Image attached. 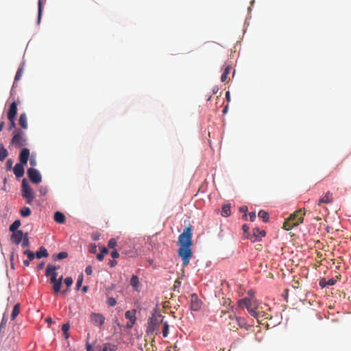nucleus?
<instances>
[{"label":"nucleus","instance_id":"12","mask_svg":"<svg viewBox=\"0 0 351 351\" xmlns=\"http://www.w3.org/2000/svg\"><path fill=\"white\" fill-rule=\"evenodd\" d=\"M16 113H17V104L16 103V101H13L10 104L8 111V113H7L8 119H15Z\"/></svg>","mask_w":351,"mask_h":351},{"label":"nucleus","instance_id":"26","mask_svg":"<svg viewBox=\"0 0 351 351\" xmlns=\"http://www.w3.org/2000/svg\"><path fill=\"white\" fill-rule=\"evenodd\" d=\"M19 313H20V304L17 303L16 304L14 305V306L13 308V310H12V312L11 314V319L14 320L17 317V315L19 314Z\"/></svg>","mask_w":351,"mask_h":351},{"label":"nucleus","instance_id":"60","mask_svg":"<svg viewBox=\"0 0 351 351\" xmlns=\"http://www.w3.org/2000/svg\"><path fill=\"white\" fill-rule=\"evenodd\" d=\"M12 162L11 159L8 160L7 161V167L8 169H10L12 168Z\"/></svg>","mask_w":351,"mask_h":351},{"label":"nucleus","instance_id":"57","mask_svg":"<svg viewBox=\"0 0 351 351\" xmlns=\"http://www.w3.org/2000/svg\"><path fill=\"white\" fill-rule=\"evenodd\" d=\"M108 253V250L106 247H103L101 250V254H105Z\"/></svg>","mask_w":351,"mask_h":351},{"label":"nucleus","instance_id":"40","mask_svg":"<svg viewBox=\"0 0 351 351\" xmlns=\"http://www.w3.org/2000/svg\"><path fill=\"white\" fill-rule=\"evenodd\" d=\"M82 281H83V275L81 274L78 276V278L77 280V283H76L77 289H79L80 287L82 286Z\"/></svg>","mask_w":351,"mask_h":351},{"label":"nucleus","instance_id":"29","mask_svg":"<svg viewBox=\"0 0 351 351\" xmlns=\"http://www.w3.org/2000/svg\"><path fill=\"white\" fill-rule=\"evenodd\" d=\"M53 284V290L55 293H58L60 291L61 287H62V282L60 281L55 280L54 282H51Z\"/></svg>","mask_w":351,"mask_h":351},{"label":"nucleus","instance_id":"24","mask_svg":"<svg viewBox=\"0 0 351 351\" xmlns=\"http://www.w3.org/2000/svg\"><path fill=\"white\" fill-rule=\"evenodd\" d=\"M36 256L37 258H41L43 257H47L48 252L47 250L44 247H40L39 250L36 252Z\"/></svg>","mask_w":351,"mask_h":351},{"label":"nucleus","instance_id":"8","mask_svg":"<svg viewBox=\"0 0 351 351\" xmlns=\"http://www.w3.org/2000/svg\"><path fill=\"white\" fill-rule=\"evenodd\" d=\"M202 307V302L195 293L191 295L190 308L192 311H199Z\"/></svg>","mask_w":351,"mask_h":351},{"label":"nucleus","instance_id":"30","mask_svg":"<svg viewBox=\"0 0 351 351\" xmlns=\"http://www.w3.org/2000/svg\"><path fill=\"white\" fill-rule=\"evenodd\" d=\"M20 226L21 221L19 220L14 221L10 226V231L12 232H16Z\"/></svg>","mask_w":351,"mask_h":351},{"label":"nucleus","instance_id":"32","mask_svg":"<svg viewBox=\"0 0 351 351\" xmlns=\"http://www.w3.org/2000/svg\"><path fill=\"white\" fill-rule=\"evenodd\" d=\"M258 217L263 219V221L267 222L269 220V214L267 212L261 210L258 214Z\"/></svg>","mask_w":351,"mask_h":351},{"label":"nucleus","instance_id":"42","mask_svg":"<svg viewBox=\"0 0 351 351\" xmlns=\"http://www.w3.org/2000/svg\"><path fill=\"white\" fill-rule=\"evenodd\" d=\"M48 189L47 186H42L39 189V193L41 195H45L47 193Z\"/></svg>","mask_w":351,"mask_h":351},{"label":"nucleus","instance_id":"45","mask_svg":"<svg viewBox=\"0 0 351 351\" xmlns=\"http://www.w3.org/2000/svg\"><path fill=\"white\" fill-rule=\"evenodd\" d=\"M14 119H8L10 121V126H9V128H8L9 130H11L13 128H15L16 124H15Z\"/></svg>","mask_w":351,"mask_h":351},{"label":"nucleus","instance_id":"4","mask_svg":"<svg viewBox=\"0 0 351 351\" xmlns=\"http://www.w3.org/2000/svg\"><path fill=\"white\" fill-rule=\"evenodd\" d=\"M21 195L28 204H32L35 198V193L25 178L21 183Z\"/></svg>","mask_w":351,"mask_h":351},{"label":"nucleus","instance_id":"47","mask_svg":"<svg viewBox=\"0 0 351 351\" xmlns=\"http://www.w3.org/2000/svg\"><path fill=\"white\" fill-rule=\"evenodd\" d=\"M136 321H130L126 324L125 327L128 329H130L133 327L134 324H135Z\"/></svg>","mask_w":351,"mask_h":351},{"label":"nucleus","instance_id":"7","mask_svg":"<svg viewBox=\"0 0 351 351\" xmlns=\"http://www.w3.org/2000/svg\"><path fill=\"white\" fill-rule=\"evenodd\" d=\"M105 317L101 313H92L90 315V321L95 326L101 328L105 322Z\"/></svg>","mask_w":351,"mask_h":351},{"label":"nucleus","instance_id":"43","mask_svg":"<svg viewBox=\"0 0 351 351\" xmlns=\"http://www.w3.org/2000/svg\"><path fill=\"white\" fill-rule=\"evenodd\" d=\"M89 252L91 253H96L97 252V245L95 243H91L89 246Z\"/></svg>","mask_w":351,"mask_h":351},{"label":"nucleus","instance_id":"48","mask_svg":"<svg viewBox=\"0 0 351 351\" xmlns=\"http://www.w3.org/2000/svg\"><path fill=\"white\" fill-rule=\"evenodd\" d=\"M326 281H327L326 284L328 285V286H332L337 282L336 280H335L334 278H330V279H329L328 280H326Z\"/></svg>","mask_w":351,"mask_h":351},{"label":"nucleus","instance_id":"6","mask_svg":"<svg viewBox=\"0 0 351 351\" xmlns=\"http://www.w3.org/2000/svg\"><path fill=\"white\" fill-rule=\"evenodd\" d=\"M27 176L34 184H39L42 181V176L38 170L34 168L27 169Z\"/></svg>","mask_w":351,"mask_h":351},{"label":"nucleus","instance_id":"61","mask_svg":"<svg viewBox=\"0 0 351 351\" xmlns=\"http://www.w3.org/2000/svg\"><path fill=\"white\" fill-rule=\"evenodd\" d=\"M6 319L5 318V317H3L0 324V328L6 324Z\"/></svg>","mask_w":351,"mask_h":351},{"label":"nucleus","instance_id":"64","mask_svg":"<svg viewBox=\"0 0 351 351\" xmlns=\"http://www.w3.org/2000/svg\"><path fill=\"white\" fill-rule=\"evenodd\" d=\"M23 264L25 267H28L29 265V260L23 261Z\"/></svg>","mask_w":351,"mask_h":351},{"label":"nucleus","instance_id":"34","mask_svg":"<svg viewBox=\"0 0 351 351\" xmlns=\"http://www.w3.org/2000/svg\"><path fill=\"white\" fill-rule=\"evenodd\" d=\"M162 332V336L164 337H167V335L169 334V324H168L167 322H165L163 323Z\"/></svg>","mask_w":351,"mask_h":351},{"label":"nucleus","instance_id":"17","mask_svg":"<svg viewBox=\"0 0 351 351\" xmlns=\"http://www.w3.org/2000/svg\"><path fill=\"white\" fill-rule=\"evenodd\" d=\"M300 221H298L296 222H293L291 220H290L289 218L285 221L283 224V228L287 230H289L292 229L293 227L297 226L300 224Z\"/></svg>","mask_w":351,"mask_h":351},{"label":"nucleus","instance_id":"50","mask_svg":"<svg viewBox=\"0 0 351 351\" xmlns=\"http://www.w3.org/2000/svg\"><path fill=\"white\" fill-rule=\"evenodd\" d=\"M111 256L113 258H117L119 256V254L117 250H114L111 252Z\"/></svg>","mask_w":351,"mask_h":351},{"label":"nucleus","instance_id":"20","mask_svg":"<svg viewBox=\"0 0 351 351\" xmlns=\"http://www.w3.org/2000/svg\"><path fill=\"white\" fill-rule=\"evenodd\" d=\"M118 346L112 343H105L103 345L102 351H117Z\"/></svg>","mask_w":351,"mask_h":351},{"label":"nucleus","instance_id":"11","mask_svg":"<svg viewBox=\"0 0 351 351\" xmlns=\"http://www.w3.org/2000/svg\"><path fill=\"white\" fill-rule=\"evenodd\" d=\"M29 157V150L27 148H23L19 154L20 163L26 165Z\"/></svg>","mask_w":351,"mask_h":351},{"label":"nucleus","instance_id":"44","mask_svg":"<svg viewBox=\"0 0 351 351\" xmlns=\"http://www.w3.org/2000/svg\"><path fill=\"white\" fill-rule=\"evenodd\" d=\"M69 328H70V325L69 323H66L62 325V330L64 333H66V332L69 331Z\"/></svg>","mask_w":351,"mask_h":351},{"label":"nucleus","instance_id":"51","mask_svg":"<svg viewBox=\"0 0 351 351\" xmlns=\"http://www.w3.org/2000/svg\"><path fill=\"white\" fill-rule=\"evenodd\" d=\"M249 217H250V220L251 221H254L256 219V213L255 212H251L250 214H249Z\"/></svg>","mask_w":351,"mask_h":351},{"label":"nucleus","instance_id":"53","mask_svg":"<svg viewBox=\"0 0 351 351\" xmlns=\"http://www.w3.org/2000/svg\"><path fill=\"white\" fill-rule=\"evenodd\" d=\"M29 163L31 166L34 167L36 165V160L34 158H31L29 160Z\"/></svg>","mask_w":351,"mask_h":351},{"label":"nucleus","instance_id":"28","mask_svg":"<svg viewBox=\"0 0 351 351\" xmlns=\"http://www.w3.org/2000/svg\"><path fill=\"white\" fill-rule=\"evenodd\" d=\"M130 285L135 290H137L139 285L138 278L137 276L133 275L130 279Z\"/></svg>","mask_w":351,"mask_h":351},{"label":"nucleus","instance_id":"62","mask_svg":"<svg viewBox=\"0 0 351 351\" xmlns=\"http://www.w3.org/2000/svg\"><path fill=\"white\" fill-rule=\"evenodd\" d=\"M45 322H47L49 324L54 323V322L53 321V319L51 317H47L45 319Z\"/></svg>","mask_w":351,"mask_h":351},{"label":"nucleus","instance_id":"13","mask_svg":"<svg viewBox=\"0 0 351 351\" xmlns=\"http://www.w3.org/2000/svg\"><path fill=\"white\" fill-rule=\"evenodd\" d=\"M13 172L16 178H21L24 175L23 164L16 163L13 168Z\"/></svg>","mask_w":351,"mask_h":351},{"label":"nucleus","instance_id":"22","mask_svg":"<svg viewBox=\"0 0 351 351\" xmlns=\"http://www.w3.org/2000/svg\"><path fill=\"white\" fill-rule=\"evenodd\" d=\"M231 214V206L230 204H224L221 208V215L223 217H228Z\"/></svg>","mask_w":351,"mask_h":351},{"label":"nucleus","instance_id":"36","mask_svg":"<svg viewBox=\"0 0 351 351\" xmlns=\"http://www.w3.org/2000/svg\"><path fill=\"white\" fill-rule=\"evenodd\" d=\"M23 254L27 255L29 261H32L35 258V254L31 250H26L24 251Z\"/></svg>","mask_w":351,"mask_h":351},{"label":"nucleus","instance_id":"59","mask_svg":"<svg viewBox=\"0 0 351 351\" xmlns=\"http://www.w3.org/2000/svg\"><path fill=\"white\" fill-rule=\"evenodd\" d=\"M99 235L97 233H94L92 234V239L94 241H97L99 239Z\"/></svg>","mask_w":351,"mask_h":351},{"label":"nucleus","instance_id":"54","mask_svg":"<svg viewBox=\"0 0 351 351\" xmlns=\"http://www.w3.org/2000/svg\"><path fill=\"white\" fill-rule=\"evenodd\" d=\"M86 351H93L92 348L89 342L87 341L86 343Z\"/></svg>","mask_w":351,"mask_h":351},{"label":"nucleus","instance_id":"63","mask_svg":"<svg viewBox=\"0 0 351 351\" xmlns=\"http://www.w3.org/2000/svg\"><path fill=\"white\" fill-rule=\"evenodd\" d=\"M226 98L228 101H230V92L228 91L226 93Z\"/></svg>","mask_w":351,"mask_h":351},{"label":"nucleus","instance_id":"14","mask_svg":"<svg viewBox=\"0 0 351 351\" xmlns=\"http://www.w3.org/2000/svg\"><path fill=\"white\" fill-rule=\"evenodd\" d=\"M265 235V232L263 230H261L260 229L256 228L253 229V234L250 237V239L252 242H255L260 237H263Z\"/></svg>","mask_w":351,"mask_h":351},{"label":"nucleus","instance_id":"25","mask_svg":"<svg viewBox=\"0 0 351 351\" xmlns=\"http://www.w3.org/2000/svg\"><path fill=\"white\" fill-rule=\"evenodd\" d=\"M125 317L126 319L130 320V321H136V310L132 311H127L125 313Z\"/></svg>","mask_w":351,"mask_h":351},{"label":"nucleus","instance_id":"41","mask_svg":"<svg viewBox=\"0 0 351 351\" xmlns=\"http://www.w3.org/2000/svg\"><path fill=\"white\" fill-rule=\"evenodd\" d=\"M107 303L110 306H115L117 301L114 298L110 297L108 298Z\"/></svg>","mask_w":351,"mask_h":351},{"label":"nucleus","instance_id":"35","mask_svg":"<svg viewBox=\"0 0 351 351\" xmlns=\"http://www.w3.org/2000/svg\"><path fill=\"white\" fill-rule=\"evenodd\" d=\"M29 239H28V235H27V233H25L24 235V238L23 239L21 246L23 247H29Z\"/></svg>","mask_w":351,"mask_h":351},{"label":"nucleus","instance_id":"15","mask_svg":"<svg viewBox=\"0 0 351 351\" xmlns=\"http://www.w3.org/2000/svg\"><path fill=\"white\" fill-rule=\"evenodd\" d=\"M23 238L24 235L22 230H17L16 232H13L12 235V241L16 244H19Z\"/></svg>","mask_w":351,"mask_h":351},{"label":"nucleus","instance_id":"5","mask_svg":"<svg viewBox=\"0 0 351 351\" xmlns=\"http://www.w3.org/2000/svg\"><path fill=\"white\" fill-rule=\"evenodd\" d=\"M11 144L16 147L25 146L27 145V140L25 137V133L19 129L15 130L11 140Z\"/></svg>","mask_w":351,"mask_h":351},{"label":"nucleus","instance_id":"58","mask_svg":"<svg viewBox=\"0 0 351 351\" xmlns=\"http://www.w3.org/2000/svg\"><path fill=\"white\" fill-rule=\"evenodd\" d=\"M242 230H243L244 233H247L249 227L246 224H244L242 226Z\"/></svg>","mask_w":351,"mask_h":351},{"label":"nucleus","instance_id":"49","mask_svg":"<svg viewBox=\"0 0 351 351\" xmlns=\"http://www.w3.org/2000/svg\"><path fill=\"white\" fill-rule=\"evenodd\" d=\"M181 285V282L179 280H176L174 282L173 289L174 290L178 289Z\"/></svg>","mask_w":351,"mask_h":351},{"label":"nucleus","instance_id":"38","mask_svg":"<svg viewBox=\"0 0 351 351\" xmlns=\"http://www.w3.org/2000/svg\"><path fill=\"white\" fill-rule=\"evenodd\" d=\"M22 73H23V68L21 67L18 69L17 72H16V74L15 75V77H14V82H16L18 80H20L21 75H22Z\"/></svg>","mask_w":351,"mask_h":351},{"label":"nucleus","instance_id":"3","mask_svg":"<svg viewBox=\"0 0 351 351\" xmlns=\"http://www.w3.org/2000/svg\"><path fill=\"white\" fill-rule=\"evenodd\" d=\"M221 318L223 324L228 327L230 330H237L239 326L242 328L245 325L244 319L237 317L233 313L222 311Z\"/></svg>","mask_w":351,"mask_h":351},{"label":"nucleus","instance_id":"56","mask_svg":"<svg viewBox=\"0 0 351 351\" xmlns=\"http://www.w3.org/2000/svg\"><path fill=\"white\" fill-rule=\"evenodd\" d=\"M117 262L114 260H111L110 261V262L108 263V265L110 266V267H114L116 265H117Z\"/></svg>","mask_w":351,"mask_h":351},{"label":"nucleus","instance_id":"9","mask_svg":"<svg viewBox=\"0 0 351 351\" xmlns=\"http://www.w3.org/2000/svg\"><path fill=\"white\" fill-rule=\"evenodd\" d=\"M58 267L55 265H48L45 269V276H50V281L54 282L57 280V272L56 270L58 269Z\"/></svg>","mask_w":351,"mask_h":351},{"label":"nucleus","instance_id":"1","mask_svg":"<svg viewBox=\"0 0 351 351\" xmlns=\"http://www.w3.org/2000/svg\"><path fill=\"white\" fill-rule=\"evenodd\" d=\"M192 237V228L189 226L184 230L183 232L178 237V244L180 247L178 254L182 258L183 267H186L189 264L190 259L193 256L191 250L193 245Z\"/></svg>","mask_w":351,"mask_h":351},{"label":"nucleus","instance_id":"27","mask_svg":"<svg viewBox=\"0 0 351 351\" xmlns=\"http://www.w3.org/2000/svg\"><path fill=\"white\" fill-rule=\"evenodd\" d=\"M8 153L7 149L2 144H0V161H3L8 156Z\"/></svg>","mask_w":351,"mask_h":351},{"label":"nucleus","instance_id":"39","mask_svg":"<svg viewBox=\"0 0 351 351\" xmlns=\"http://www.w3.org/2000/svg\"><path fill=\"white\" fill-rule=\"evenodd\" d=\"M64 282L65 283V285H66V287L69 288V287H70L72 285V284H73V281L72 278H71V277H66V278L64 280Z\"/></svg>","mask_w":351,"mask_h":351},{"label":"nucleus","instance_id":"31","mask_svg":"<svg viewBox=\"0 0 351 351\" xmlns=\"http://www.w3.org/2000/svg\"><path fill=\"white\" fill-rule=\"evenodd\" d=\"M20 214L21 216L27 217L30 215L31 210L29 207L24 206L20 210Z\"/></svg>","mask_w":351,"mask_h":351},{"label":"nucleus","instance_id":"16","mask_svg":"<svg viewBox=\"0 0 351 351\" xmlns=\"http://www.w3.org/2000/svg\"><path fill=\"white\" fill-rule=\"evenodd\" d=\"M332 195L329 191L326 193V195L320 198L317 202V204L319 206L322 204H330L332 202Z\"/></svg>","mask_w":351,"mask_h":351},{"label":"nucleus","instance_id":"46","mask_svg":"<svg viewBox=\"0 0 351 351\" xmlns=\"http://www.w3.org/2000/svg\"><path fill=\"white\" fill-rule=\"evenodd\" d=\"M327 281L326 279L324 278H322L320 280H319V285L321 287L324 288V287H326V286H328V285L326 284Z\"/></svg>","mask_w":351,"mask_h":351},{"label":"nucleus","instance_id":"2","mask_svg":"<svg viewBox=\"0 0 351 351\" xmlns=\"http://www.w3.org/2000/svg\"><path fill=\"white\" fill-rule=\"evenodd\" d=\"M238 305L246 308L248 313L255 318L259 317L263 311L260 310L258 302L254 298H245L239 300Z\"/></svg>","mask_w":351,"mask_h":351},{"label":"nucleus","instance_id":"37","mask_svg":"<svg viewBox=\"0 0 351 351\" xmlns=\"http://www.w3.org/2000/svg\"><path fill=\"white\" fill-rule=\"evenodd\" d=\"M117 245V241L115 239L112 238V239H110L108 243V247L109 248H114Z\"/></svg>","mask_w":351,"mask_h":351},{"label":"nucleus","instance_id":"33","mask_svg":"<svg viewBox=\"0 0 351 351\" xmlns=\"http://www.w3.org/2000/svg\"><path fill=\"white\" fill-rule=\"evenodd\" d=\"M67 256H68L67 252H61L53 256V260L54 261L62 260V259L66 258Z\"/></svg>","mask_w":351,"mask_h":351},{"label":"nucleus","instance_id":"52","mask_svg":"<svg viewBox=\"0 0 351 351\" xmlns=\"http://www.w3.org/2000/svg\"><path fill=\"white\" fill-rule=\"evenodd\" d=\"M85 272L87 275H91L92 273H93V269H92V267L90 266H88L86 267V269H85Z\"/></svg>","mask_w":351,"mask_h":351},{"label":"nucleus","instance_id":"21","mask_svg":"<svg viewBox=\"0 0 351 351\" xmlns=\"http://www.w3.org/2000/svg\"><path fill=\"white\" fill-rule=\"evenodd\" d=\"M47 0H38V22L40 23L43 6L45 4Z\"/></svg>","mask_w":351,"mask_h":351},{"label":"nucleus","instance_id":"19","mask_svg":"<svg viewBox=\"0 0 351 351\" xmlns=\"http://www.w3.org/2000/svg\"><path fill=\"white\" fill-rule=\"evenodd\" d=\"M19 124L23 129L27 128V116L25 112L21 114L19 119Z\"/></svg>","mask_w":351,"mask_h":351},{"label":"nucleus","instance_id":"23","mask_svg":"<svg viewBox=\"0 0 351 351\" xmlns=\"http://www.w3.org/2000/svg\"><path fill=\"white\" fill-rule=\"evenodd\" d=\"M232 69L231 66L228 65L225 67L223 72L221 76V81L224 82L228 79V75H229L230 70Z\"/></svg>","mask_w":351,"mask_h":351},{"label":"nucleus","instance_id":"10","mask_svg":"<svg viewBox=\"0 0 351 351\" xmlns=\"http://www.w3.org/2000/svg\"><path fill=\"white\" fill-rule=\"evenodd\" d=\"M305 215V211L302 208H300L291 215H290L289 219L293 222H296L298 220L300 221V223L303 222L304 216Z\"/></svg>","mask_w":351,"mask_h":351},{"label":"nucleus","instance_id":"18","mask_svg":"<svg viewBox=\"0 0 351 351\" xmlns=\"http://www.w3.org/2000/svg\"><path fill=\"white\" fill-rule=\"evenodd\" d=\"M54 220L58 223L62 224L65 222L66 218H65L64 215L62 213H61L60 211H56L54 213Z\"/></svg>","mask_w":351,"mask_h":351},{"label":"nucleus","instance_id":"55","mask_svg":"<svg viewBox=\"0 0 351 351\" xmlns=\"http://www.w3.org/2000/svg\"><path fill=\"white\" fill-rule=\"evenodd\" d=\"M104 255L99 253L97 255V258L99 261H101L104 260Z\"/></svg>","mask_w":351,"mask_h":351}]
</instances>
